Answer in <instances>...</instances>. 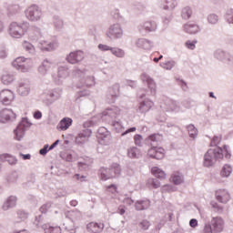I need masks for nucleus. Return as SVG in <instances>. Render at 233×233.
<instances>
[{
	"label": "nucleus",
	"instance_id": "nucleus-7",
	"mask_svg": "<svg viewBox=\"0 0 233 233\" xmlns=\"http://www.w3.org/2000/svg\"><path fill=\"white\" fill-rule=\"evenodd\" d=\"M158 6L162 8V10H167L168 13L167 15L163 16L164 25H168L172 18V10L177 6V1L176 0H158Z\"/></svg>",
	"mask_w": 233,
	"mask_h": 233
},
{
	"label": "nucleus",
	"instance_id": "nucleus-58",
	"mask_svg": "<svg viewBox=\"0 0 233 233\" xmlns=\"http://www.w3.org/2000/svg\"><path fill=\"white\" fill-rule=\"evenodd\" d=\"M219 143H221V138H219V137H218L217 135H215L212 138L211 141L209 143V147H216V148H218V145H219Z\"/></svg>",
	"mask_w": 233,
	"mask_h": 233
},
{
	"label": "nucleus",
	"instance_id": "nucleus-8",
	"mask_svg": "<svg viewBox=\"0 0 233 233\" xmlns=\"http://www.w3.org/2000/svg\"><path fill=\"white\" fill-rule=\"evenodd\" d=\"M8 32L11 37L21 39V36L26 34V24L19 25L17 22H12L9 25Z\"/></svg>",
	"mask_w": 233,
	"mask_h": 233
},
{
	"label": "nucleus",
	"instance_id": "nucleus-11",
	"mask_svg": "<svg viewBox=\"0 0 233 233\" xmlns=\"http://www.w3.org/2000/svg\"><path fill=\"white\" fill-rule=\"evenodd\" d=\"M106 35L109 37V39H121L123 37V27L119 24H114L110 25L108 30L106 33Z\"/></svg>",
	"mask_w": 233,
	"mask_h": 233
},
{
	"label": "nucleus",
	"instance_id": "nucleus-55",
	"mask_svg": "<svg viewBox=\"0 0 233 233\" xmlns=\"http://www.w3.org/2000/svg\"><path fill=\"white\" fill-rule=\"evenodd\" d=\"M225 19L229 25H233V9H229L226 12Z\"/></svg>",
	"mask_w": 233,
	"mask_h": 233
},
{
	"label": "nucleus",
	"instance_id": "nucleus-12",
	"mask_svg": "<svg viewBox=\"0 0 233 233\" xmlns=\"http://www.w3.org/2000/svg\"><path fill=\"white\" fill-rule=\"evenodd\" d=\"M215 59L227 63V65H233V56L230 53L226 52L223 49H217L213 54Z\"/></svg>",
	"mask_w": 233,
	"mask_h": 233
},
{
	"label": "nucleus",
	"instance_id": "nucleus-32",
	"mask_svg": "<svg viewBox=\"0 0 233 233\" xmlns=\"http://www.w3.org/2000/svg\"><path fill=\"white\" fill-rule=\"evenodd\" d=\"M141 28H144L146 32H156L157 30V24L154 21H147L145 22L142 25H140Z\"/></svg>",
	"mask_w": 233,
	"mask_h": 233
},
{
	"label": "nucleus",
	"instance_id": "nucleus-13",
	"mask_svg": "<svg viewBox=\"0 0 233 233\" xmlns=\"http://www.w3.org/2000/svg\"><path fill=\"white\" fill-rule=\"evenodd\" d=\"M85 59V53L83 50H76L73 52H70L66 57V60L69 65H77V63H81Z\"/></svg>",
	"mask_w": 233,
	"mask_h": 233
},
{
	"label": "nucleus",
	"instance_id": "nucleus-33",
	"mask_svg": "<svg viewBox=\"0 0 233 233\" xmlns=\"http://www.w3.org/2000/svg\"><path fill=\"white\" fill-rule=\"evenodd\" d=\"M151 173L156 177L157 179H165L167 177V173L163 171V169L158 167H154L151 168Z\"/></svg>",
	"mask_w": 233,
	"mask_h": 233
},
{
	"label": "nucleus",
	"instance_id": "nucleus-5",
	"mask_svg": "<svg viewBox=\"0 0 233 233\" xmlns=\"http://www.w3.org/2000/svg\"><path fill=\"white\" fill-rule=\"evenodd\" d=\"M30 127H32V122H30L28 116L22 117L13 131L15 141H21L26 136V129Z\"/></svg>",
	"mask_w": 233,
	"mask_h": 233
},
{
	"label": "nucleus",
	"instance_id": "nucleus-31",
	"mask_svg": "<svg viewBox=\"0 0 233 233\" xmlns=\"http://www.w3.org/2000/svg\"><path fill=\"white\" fill-rule=\"evenodd\" d=\"M141 156V150L136 147H132L127 149V157H130V159H138V157Z\"/></svg>",
	"mask_w": 233,
	"mask_h": 233
},
{
	"label": "nucleus",
	"instance_id": "nucleus-21",
	"mask_svg": "<svg viewBox=\"0 0 233 233\" xmlns=\"http://www.w3.org/2000/svg\"><path fill=\"white\" fill-rule=\"evenodd\" d=\"M108 137H110V131H108L105 127H99L96 134V138L99 143H101V141H104V143L108 141Z\"/></svg>",
	"mask_w": 233,
	"mask_h": 233
},
{
	"label": "nucleus",
	"instance_id": "nucleus-59",
	"mask_svg": "<svg viewBox=\"0 0 233 233\" xmlns=\"http://www.w3.org/2000/svg\"><path fill=\"white\" fill-rule=\"evenodd\" d=\"M210 206L214 208L215 212H218L219 214L223 212V207H221L218 202L212 200L210 202Z\"/></svg>",
	"mask_w": 233,
	"mask_h": 233
},
{
	"label": "nucleus",
	"instance_id": "nucleus-14",
	"mask_svg": "<svg viewBox=\"0 0 233 233\" xmlns=\"http://www.w3.org/2000/svg\"><path fill=\"white\" fill-rule=\"evenodd\" d=\"M119 97V84H115L114 86L108 87L106 92V102L109 105H113L117 101Z\"/></svg>",
	"mask_w": 233,
	"mask_h": 233
},
{
	"label": "nucleus",
	"instance_id": "nucleus-18",
	"mask_svg": "<svg viewBox=\"0 0 233 233\" xmlns=\"http://www.w3.org/2000/svg\"><path fill=\"white\" fill-rule=\"evenodd\" d=\"M86 228L89 233H101L105 230V224L92 221L86 224Z\"/></svg>",
	"mask_w": 233,
	"mask_h": 233
},
{
	"label": "nucleus",
	"instance_id": "nucleus-36",
	"mask_svg": "<svg viewBox=\"0 0 233 233\" xmlns=\"http://www.w3.org/2000/svg\"><path fill=\"white\" fill-rule=\"evenodd\" d=\"M230 174H232V166L225 164L220 171L221 177H230Z\"/></svg>",
	"mask_w": 233,
	"mask_h": 233
},
{
	"label": "nucleus",
	"instance_id": "nucleus-4",
	"mask_svg": "<svg viewBox=\"0 0 233 233\" xmlns=\"http://www.w3.org/2000/svg\"><path fill=\"white\" fill-rule=\"evenodd\" d=\"M117 176H121V165L118 163H113L110 168L100 167L98 170V177L101 181H108V179H113Z\"/></svg>",
	"mask_w": 233,
	"mask_h": 233
},
{
	"label": "nucleus",
	"instance_id": "nucleus-34",
	"mask_svg": "<svg viewBox=\"0 0 233 233\" xmlns=\"http://www.w3.org/2000/svg\"><path fill=\"white\" fill-rule=\"evenodd\" d=\"M70 76V69L66 66H60L58 67L57 77L65 79Z\"/></svg>",
	"mask_w": 233,
	"mask_h": 233
},
{
	"label": "nucleus",
	"instance_id": "nucleus-53",
	"mask_svg": "<svg viewBox=\"0 0 233 233\" xmlns=\"http://www.w3.org/2000/svg\"><path fill=\"white\" fill-rule=\"evenodd\" d=\"M196 45H198V40H187L185 42V46L188 48V50H195Z\"/></svg>",
	"mask_w": 233,
	"mask_h": 233
},
{
	"label": "nucleus",
	"instance_id": "nucleus-47",
	"mask_svg": "<svg viewBox=\"0 0 233 233\" xmlns=\"http://www.w3.org/2000/svg\"><path fill=\"white\" fill-rule=\"evenodd\" d=\"M26 61H28V58H25V56H18L12 62V66L16 68L19 65H23V63H25Z\"/></svg>",
	"mask_w": 233,
	"mask_h": 233
},
{
	"label": "nucleus",
	"instance_id": "nucleus-22",
	"mask_svg": "<svg viewBox=\"0 0 233 233\" xmlns=\"http://www.w3.org/2000/svg\"><path fill=\"white\" fill-rule=\"evenodd\" d=\"M137 46L143 48V50H152L154 48V43L147 38H139L137 41Z\"/></svg>",
	"mask_w": 233,
	"mask_h": 233
},
{
	"label": "nucleus",
	"instance_id": "nucleus-45",
	"mask_svg": "<svg viewBox=\"0 0 233 233\" xmlns=\"http://www.w3.org/2000/svg\"><path fill=\"white\" fill-rule=\"evenodd\" d=\"M111 125L116 128V131L118 133L122 132V130H125V126H123L121 120H112Z\"/></svg>",
	"mask_w": 233,
	"mask_h": 233
},
{
	"label": "nucleus",
	"instance_id": "nucleus-25",
	"mask_svg": "<svg viewBox=\"0 0 233 233\" xmlns=\"http://www.w3.org/2000/svg\"><path fill=\"white\" fill-rule=\"evenodd\" d=\"M52 66V63L48 59H45L42 64L38 66V72L41 76H46L48 70Z\"/></svg>",
	"mask_w": 233,
	"mask_h": 233
},
{
	"label": "nucleus",
	"instance_id": "nucleus-29",
	"mask_svg": "<svg viewBox=\"0 0 233 233\" xmlns=\"http://www.w3.org/2000/svg\"><path fill=\"white\" fill-rule=\"evenodd\" d=\"M14 101V92H7V96H5V93H0V103L2 105H10Z\"/></svg>",
	"mask_w": 233,
	"mask_h": 233
},
{
	"label": "nucleus",
	"instance_id": "nucleus-64",
	"mask_svg": "<svg viewBox=\"0 0 233 233\" xmlns=\"http://www.w3.org/2000/svg\"><path fill=\"white\" fill-rule=\"evenodd\" d=\"M106 190L111 194H116L117 192V186L116 184H110L109 186H106Z\"/></svg>",
	"mask_w": 233,
	"mask_h": 233
},
{
	"label": "nucleus",
	"instance_id": "nucleus-63",
	"mask_svg": "<svg viewBox=\"0 0 233 233\" xmlns=\"http://www.w3.org/2000/svg\"><path fill=\"white\" fill-rule=\"evenodd\" d=\"M17 217L19 218V219H22L23 221H25V219H28V212L20 209L17 211Z\"/></svg>",
	"mask_w": 233,
	"mask_h": 233
},
{
	"label": "nucleus",
	"instance_id": "nucleus-38",
	"mask_svg": "<svg viewBox=\"0 0 233 233\" xmlns=\"http://www.w3.org/2000/svg\"><path fill=\"white\" fill-rule=\"evenodd\" d=\"M15 79V76L14 75L6 74L3 75L1 77V81L3 85H12Z\"/></svg>",
	"mask_w": 233,
	"mask_h": 233
},
{
	"label": "nucleus",
	"instance_id": "nucleus-3",
	"mask_svg": "<svg viewBox=\"0 0 233 233\" xmlns=\"http://www.w3.org/2000/svg\"><path fill=\"white\" fill-rule=\"evenodd\" d=\"M141 79L143 83L147 85L148 89L140 88L137 92V97H139V99H144V97H147V95L148 94V92L151 96H156L157 86H156V81H154V78H152L147 73H143L141 75Z\"/></svg>",
	"mask_w": 233,
	"mask_h": 233
},
{
	"label": "nucleus",
	"instance_id": "nucleus-61",
	"mask_svg": "<svg viewBox=\"0 0 233 233\" xmlns=\"http://www.w3.org/2000/svg\"><path fill=\"white\" fill-rule=\"evenodd\" d=\"M49 147H50V145H48V144L44 145V147L39 149L40 156H43L45 157V156H46V154H48L50 152Z\"/></svg>",
	"mask_w": 233,
	"mask_h": 233
},
{
	"label": "nucleus",
	"instance_id": "nucleus-24",
	"mask_svg": "<svg viewBox=\"0 0 233 233\" xmlns=\"http://www.w3.org/2000/svg\"><path fill=\"white\" fill-rule=\"evenodd\" d=\"M0 161H2L3 163H5V161H6L7 163H9V165H17V157L12 156L9 153H3L0 155Z\"/></svg>",
	"mask_w": 233,
	"mask_h": 233
},
{
	"label": "nucleus",
	"instance_id": "nucleus-23",
	"mask_svg": "<svg viewBox=\"0 0 233 233\" xmlns=\"http://www.w3.org/2000/svg\"><path fill=\"white\" fill-rule=\"evenodd\" d=\"M17 205V198L15 196H9L4 202L2 208L4 210H10Z\"/></svg>",
	"mask_w": 233,
	"mask_h": 233
},
{
	"label": "nucleus",
	"instance_id": "nucleus-51",
	"mask_svg": "<svg viewBox=\"0 0 233 233\" xmlns=\"http://www.w3.org/2000/svg\"><path fill=\"white\" fill-rule=\"evenodd\" d=\"M218 21H219V16H218V15L210 14L208 15V23H209V25H217Z\"/></svg>",
	"mask_w": 233,
	"mask_h": 233
},
{
	"label": "nucleus",
	"instance_id": "nucleus-2",
	"mask_svg": "<svg viewBox=\"0 0 233 233\" xmlns=\"http://www.w3.org/2000/svg\"><path fill=\"white\" fill-rule=\"evenodd\" d=\"M95 125L96 121L92 119L84 122V129H82L75 138L76 145L78 147H85V144L86 141H88L90 136H92V129L90 127H94Z\"/></svg>",
	"mask_w": 233,
	"mask_h": 233
},
{
	"label": "nucleus",
	"instance_id": "nucleus-43",
	"mask_svg": "<svg viewBox=\"0 0 233 233\" xmlns=\"http://www.w3.org/2000/svg\"><path fill=\"white\" fill-rule=\"evenodd\" d=\"M160 66L165 68V70H172V68L176 66V61L167 60L166 62H161Z\"/></svg>",
	"mask_w": 233,
	"mask_h": 233
},
{
	"label": "nucleus",
	"instance_id": "nucleus-28",
	"mask_svg": "<svg viewBox=\"0 0 233 233\" xmlns=\"http://www.w3.org/2000/svg\"><path fill=\"white\" fill-rule=\"evenodd\" d=\"M17 92L20 96H28L30 94V86L25 82L18 84Z\"/></svg>",
	"mask_w": 233,
	"mask_h": 233
},
{
	"label": "nucleus",
	"instance_id": "nucleus-44",
	"mask_svg": "<svg viewBox=\"0 0 233 233\" xmlns=\"http://www.w3.org/2000/svg\"><path fill=\"white\" fill-rule=\"evenodd\" d=\"M48 96L53 101H56L59 99V97H61V89L55 88L51 92H49Z\"/></svg>",
	"mask_w": 233,
	"mask_h": 233
},
{
	"label": "nucleus",
	"instance_id": "nucleus-50",
	"mask_svg": "<svg viewBox=\"0 0 233 233\" xmlns=\"http://www.w3.org/2000/svg\"><path fill=\"white\" fill-rule=\"evenodd\" d=\"M15 68H16V70H20V72H23L25 74L26 72H30V70L32 69V65H30V64H22V65H19Z\"/></svg>",
	"mask_w": 233,
	"mask_h": 233
},
{
	"label": "nucleus",
	"instance_id": "nucleus-20",
	"mask_svg": "<svg viewBox=\"0 0 233 233\" xmlns=\"http://www.w3.org/2000/svg\"><path fill=\"white\" fill-rule=\"evenodd\" d=\"M170 182L176 186L183 185L185 183V175L179 171H175L170 177Z\"/></svg>",
	"mask_w": 233,
	"mask_h": 233
},
{
	"label": "nucleus",
	"instance_id": "nucleus-41",
	"mask_svg": "<svg viewBox=\"0 0 233 233\" xmlns=\"http://www.w3.org/2000/svg\"><path fill=\"white\" fill-rule=\"evenodd\" d=\"M163 139V135L159 133H153L148 135L147 141H151V143H157V141H161Z\"/></svg>",
	"mask_w": 233,
	"mask_h": 233
},
{
	"label": "nucleus",
	"instance_id": "nucleus-16",
	"mask_svg": "<svg viewBox=\"0 0 233 233\" xmlns=\"http://www.w3.org/2000/svg\"><path fill=\"white\" fill-rule=\"evenodd\" d=\"M17 117V115L8 108H4L0 111V123H8V121H14Z\"/></svg>",
	"mask_w": 233,
	"mask_h": 233
},
{
	"label": "nucleus",
	"instance_id": "nucleus-42",
	"mask_svg": "<svg viewBox=\"0 0 233 233\" xmlns=\"http://www.w3.org/2000/svg\"><path fill=\"white\" fill-rule=\"evenodd\" d=\"M111 54L116 57L123 58L125 57V50L119 47H111Z\"/></svg>",
	"mask_w": 233,
	"mask_h": 233
},
{
	"label": "nucleus",
	"instance_id": "nucleus-52",
	"mask_svg": "<svg viewBox=\"0 0 233 233\" xmlns=\"http://www.w3.org/2000/svg\"><path fill=\"white\" fill-rule=\"evenodd\" d=\"M53 23L56 28H57L58 30H61V28H63V20L59 16L55 15L53 17Z\"/></svg>",
	"mask_w": 233,
	"mask_h": 233
},
{
	"label": "nucleus",
	"instance_id": "nucleus-56",
	"mask_svg": "<svg viewBox=\"0 0 233 233\" xmlns=\"http://www.w3.org/2000/svg\"><path fill=\"white\" fill-rule=\"evenodd\" d=\"M87 96H90V91L88 90H81L76 92V100L78 101L81 97H87Z\"/></svg>",
	"mask_w": 233,
	"mask_h": 233
},
{
	"label": "nucleus",
	"instance_id": "nucleus-1",
	"mask_svg": "<svg viewBox=\"0 0 233 233\" xmlns=\"http://www.w3.org/2000/svg\"><path fill=\"white\" fill-rule=\"evenodd\" d=\"M230 159L232 157V151H230V146L223 145L222 147H217L215 148H209L203 157V165L206 168L214 167V164L219 159Z\"/></svg>",
	"mask_w": 233,
	"mask_h": 233
},
{
	"label": "nucleus",
	"instance_id": "nucleus-62",
	"mask_svg": "<svg viewBox=\"0 0 233 233\" xmlns=\"http://www.w3.org/2000/svg\"><path fill=\"white\" fill-rule=\"evenodd\" d=\"M97 48L100 50V52H111L112 50V46L106 44H99Z\"/></svg>",
	"mask_w": 233,
	"mask_h": 233
},
{
	"label": "nucleus",
	"instance_id": "nucleus-46",
	"mask_svg": "<svg viewBox=\"0 0 233 233\" xmlns=\"http://www.w3.org/2000/svg\"><path fill=\"white\" fill-rule=\"evenodd\" d=\"M147 185H149L151 188H159L161 182L157 178H148Z\"/></svg>",
	"mask_w": 233,
	"mask_h": 233
},
{
	"label": "nucleus",
	"instance_id": "nucleus-39",
	"mask_svg": "<svg viewBox=\"0 0 233 233\" xmlns=\"http://www.w3.org/2000/svg\"><path fill=\"white\" fill-rule=\"evenodd\" d=\"M152 227V223L147 218L142 219L140 222H138V228L140 230L147 231L148 228Z\"/></svg>",
	"mask_w": 233,
	"mask_h": 233
},
{
	"label": "nucleus",
	"instance_id": "nucleus-37",
	"mask_svg": "<svg viewBox=\"0 0 233 233\" xmlns=\"http://www.w3.org/2000/svg\"><path fill=\"white\" fill-rule=\"evenodd\" d=\"M187 130L191 139H196V137H198V127L194 126V124H189L188 126H187Z\"/></svg>",
	"mask_w": 233,
	"mask_h": 233
},
{
	"label": "nucleus",
	"instance_id": "nucleus-17",
	"mask_svg": "<svg viewBox=\"0 0 233 233\" xmlns=\"http://www.w3.org/2000/svg\"><path fill=\"white\" fill-rule=\"evenodd\" d=\"M152 106H154V102L148 98H146L138 104L137 112L138 114H147V112H150Z\"/></svg>",
	"mask_w": 233,
	"mask_h": 233
},
{
	"label": "nucleus",
	"instance_id": "nucleus-40",
	"mask_svg": "<svg viewBox=\"0 0 233 233\" xmlns=\"http://www.w3.org/2000/svg\"><path fill=\"white\" fill-rule=\"evenodd\" d=\"M181 17L182 19H186V20L192 17V8H190V6L184 7L181 11Z\"/></svg>",
	"mask_w": 233,
	"mask_h": 233
},
{
	"label": "nucleus",
	"instance_id": "nucleus-35",
	"mask_svg": "<svg viewBox=\"0 0 233 233\" xmlns=\"http://www.w3.org/2000/svg\"><path fill=\"white\" fill-rule=\"evenodd\" d=\"M215 198L217 199V201H218V203H228V201H230V194L226 193V194H221L219 192H216L215 194Z\"/></svg>",
	"mask_w": 233,
	"mask_h": 233
},
{
	"label": "nucleus",
	"instance_id": "nucleus-54",
	"mask_svg": "<svg viewBox=\"0 0 233 233\" xmlns=\"http://www.w3.org/2000/svg\"><path fill=\"white\" fill-rule=\"evenodd\" d=\"M55 46L54 43H48L47 45H42L40 46V50H42V52H52V50H54Z\"/></svg>",
	"mask_w": 233,
	"mask_h": 233
},
{
	"label": "nucleus",
	"instance_id": "nucleus-26",
	"mask_svg": "<svg viewBox=\"0 0 233 233\" xmlns=\"http://www.w3.org/2000/svg\"><path fill=\"white\" fill-rule=\"evenodd\" d=\"M184 29L187 34H190L191 35L199 33V25L194 23H188L185 25Z\"/></svg>",
	"mask_w": 233,
	"mask_h": 233
},
{
	"label": "nucleus",
	"instance_id": "nucleus-9",
	"mask_svg": "<svg viewBox=\"0 0 233 233\" xmlns=\"http://www.w3.org/2000/svg\"><path fill=\"white\" fill-rule=\"evenodd\" d=\"M41 8L34 4L25 10V16L29 21H39L42 15Z\"/></svg>",
	"mask_w": 233,
	"mask_h": 233
},
{
	"label": "nucleus",
	"instance_id": "nucleus-49",
	"mask_svg": "<svg viewBox=\"0 0 233 233\" xmlns=\"http://www.w3.org/2000/svg\"><path fill=\"white\" fill-rule=\"evenodd\" d=\"M50 208H52V203L47 202L40 207L39 212H41L42 216L46 215L48 213V210H50Z\"/></svg>",
	"mask_w": 233,
	"mask_h": 233
},
{
	"label": "nucleus",
	"instance_id": "nucleus-19",
	"mask_svg": "<svg viewBox=\"0 0 233 233\" xmlns=\"http://www.w3.org/2000/svg\"><path fill=\"white\" fill-rule=\"evenodd\" d=\"M72 123H74V120H72V118L65 116L57 124L56 129L59 132H65V130H68L70 127H72Z\"/></svg>",
	"mask_w": 233,
	"mask_h": 233
},
{
	"label": "nucleus",
	"instance_id": "nucleus-10",
	"mask_svg": "<svg viewBox=\"0 0 233 233\" xmlns=\"http://www.w3.org/2000/svg\"><path fill=\"white\" fill-rule=\"evenodd\" d=\"M147 156L150 159L159 161L165 157V148L151 144V147L147 151Z\"/></svg>",
	"mask_w": 233,
	"mask_h": 233
},
{
	"label": "nucleus",
	"instance_id": "nucleus-15",
	"mask_svg": "<svg viewBox=\"0 0 233 233\" xmlns=\"http://www.w3.org/2000/svg\"><path fill=\"white\" fill-rule=\"evenodd\" d=\"M134 207L137 212H143L144 210H148V208L152 207V201H150L149 198H143L137 199L135 202Z\"/></svg>",
	"mask_w": 233,
	"mask_h": 233
},
{
	"label": "nucleus",
	"instance_id": "nucleus-57",
	"mask_svg": "<svg viewBox=\"0 0 233 233\" xmlns=\"http://www.w3.org/2000/svg\"><path fill=\"white\" fill-rule=\"evenodd\" d=\"M24 48L26 52H29V54H34V52H35V47L30 42H25Z\"/></svg>",
	"mask_w": 233,
	"mask_h": 233
},
{
	"label": "nucleus",
	"instance_id": "nucleus-60",
	"mask_svg": "<svg viewBox=\"0 0 233 233\" xmlns=\"http://www.w3.org/2000/svg\"><path fill=\"white\" fill-rule=\"evenodd\" d=\"M134 141H135V145H137V147H143V136L139 135V134H136L134 136Z\"/></svg>",
	"mask_w": 233,
	"mask_h": 233
},
{
	"label": "nucleus",
	"instance_id": "nucleus-6",
	"mask_svg": "<svg viewBox=\"0 0 233 233\" xmlns=\"http://www.w3.org/2000/svg\"><path fill=\"white\" fill-rule=\"evenodd\" d=\"M225 228V220L221 217H213L211 223L204 226V233H221Z\"/></svg>",
	"mask_w": 233,
	"mask_h": 233
},
{
	"label": "nucleus",
	"instance_id": "nucleus-48",
	"mask_svg": "<svg viewBox=\"0 0 233 233\" xmlns=\"http://www.w3.org/2000/svg\"><path fill=\"white\" fill-rule=\"evenodd\" d=\"M73 179H75V181H76L77 183H86V181H88L86 179V176L85 175H81L79 173H76L74 176H73Z\"/></svg>",
	"mask_w": 233,
	"mask_h": 233
},
{
	"label": "nucleus",
	"instance_id": "nucleus-30",
	"mask_svg": "<svg viewBox=\"0 0 233 233\" xmlns=\"http://www.w3.org/2000/svg\"><path fill=\"white\" fill-rule=\"evenodd\" d=\"M42 228L45 233H61V227L59 226H51L50 224L42 225Z\"/></svg>",
	"mask_w": 233,
	"mask_h": 233
},
{
	"label": "nucleus",
	"instance_id": "nucleus-27",
	"mask_svg": "<svg viewBox=\"0 0 233 233\" xmlns=\"http://www.w3.org/2000/svg\"><path fill=\"white\" fill-rule=\"evenodd\" d=\"M117 111L116 107H107L102 112V117H110L111 119H116L117 117Z\"/></svg>",
	"mask_w": 233,
	"mask_h": 233
}]
</instances>
